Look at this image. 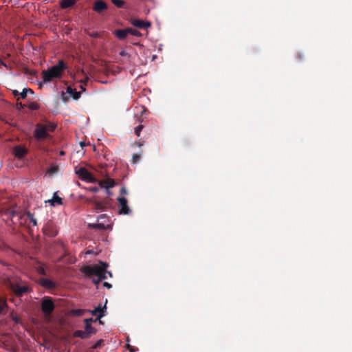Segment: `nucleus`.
I'll use <instances>...</instances> for the list:
<instances>
[{"mask_svg": "<svg viewBox=\"0 0 352 352\" xmlns=\"http://www.w3.org/2000/svg\"><path fill=\"white\" fill-rule=\"evenodd\" d=\"M100 266L94 265H83L80 268V272L84 274L86 276L90 277L91 276H96L99 278V280H102L107 278V268L108 264L105 262L100 261Z\"/></svg>", "mask_w": 352, "mask_h": 352, "instance_id": "f257e3e1", "label": "nucleus"}, {"mask_svg": "<svg viewBox=\"0 0 352 352\" xmlns=\"http://www.w3.org/2000/svg\"><path fill=\"white\" fill-rule=\"evenodd\" d=\"M67 67L63 60H59L58 64L52 66L47 70H43L42 72L43 81V82H48L52 81L54 78H61L63 74Z\"/></svg>", "mask_w": 352, "mask_h": 352, "instance_id": "f03ea898", "label": "nucleus"}, {"mask_svg": "<svg viewBox=\"0 0 352 352\" xmlns=\"http://www.w3.org/2000/svg\"><path fill=\"white\" fill-rule=\"evenodd\" d=\"M9 287L18 297L23 296L25 294L31 291V288L22 281H10Z\"/></svg>", "mask_w": 352, "mask_h": 352, "instance_id": "7ed1b4c3", "label": "nucleus"}, {"mask_svg": "<svg viewBox=\"0 0 352 352\" xmlns=\"http://www.w3.org/2000/svg\"><path fill=\"white\" fill-rule=\"evenodd\" d=\"M55 305L51 297L45 296L41 301V310L45 316H50L53 313Z\"/></svg>", "mask_w": 352, "mask_h": 352, "instance_id": "20e7f679", "label": "nucleus"}, {"mask_svg": "<svg viewBox=\"0 0 352 352\" xmlns=\"http://www.w3.org/2000/svg\"><path fill=\"white\" fill-rule=\"evenodd\" d=\"M75 172L78 175V177L84 181L91 183L97 182L94 175L85 167H80L78 169H76Z\"/></svg>", "mask_w": 352, "mask_h": 352, "instance_id": "39448f33", "label": "nucleus"}, {"mask_svg": "<svg viewBox=\"0 0 352 352\" xmlns=\"http://www.w3.org/2000/svg\"><path fill=\"white\" fill-rule=\"evenodd\" d=\"M34 135L38 140H42L48 138L50 136L49 133L47 132L45 126L42 124H36Z\"/></svg>", "mask_w": 352, "mask_h": 352, "instance_id": "423d86ee", "label": "nucleus"}, {"mask_svg": "<svg viewBox=\"0 0 352 352\" xmlns=\"http://www.w3.org/2000/svg\"><path fill=\"white\" fill-rule=\"evenodd\" d=\"M117 200L119 204V214H129L131 212V209L128 206L127 199L124 197H118Z\"/></svg>", "mask_w": 352, "mask_h": 352, "instance_id": "0eeeda50", "label": "nucleus"}, {"mask_svg": "<svg viewBox=\"0 0 352 352\" xmlns=\"http://www.w3.org/2000/svg\"><path fill=\"white\" fill-rule=\"evenodd\" d=\"M43 233L50 237H54L58 234L56 227L52 222L50 221L46 223V225L43 227Z\"/></svg>", "mask_w": 352, "mask_h": 352, "instance_id": "6e6552de", "label": "nucleus"}, {"mask_svg": "<svg viewBox=\"0 0 352 352\" xmlns=\"http://www.w3.org/2000/svg\"><path fill=\"white\" fill-rule=\"evenodd\" d=\"M131 23L138 28L140 29H146L151 27V23L147 21H142L137 19H132L131 21Z\"/></svg>", "mask_w": 352, "mask_h": 352, "instance_id": "1a4fd4ad", "label": "nucleus"}, {"mask_svg": "<svg viewBox=\"0 0 352 352\" xmlns=\"http://www.w3.org/2000/svg\"><path fill=\"white\" fill-rule=\"evenodd\" d=\"M13 153L17 158H23L28 153L26 148L21 145H18L14 147Z\"/></svg>", "mask_w": 352, "mask_h": 352, "instance_id": "9d476101", "label": "nucleus"}, {"mask_svg": "<svg viewBox=\"0 0 352 352\" xmlns=\"http://www.w3.org/2000/svg\"><path fill=\"white\" fill-rule=\"evenodd\" d=\"M38 283L45 289H54L56 287V283L48 278H40Z\"/></svg>", "mask_w": 352, "mask_h": 352, "instance_id": "9b49d317", "label": "nucleus"}, {"mask_svg": "<svg viewBox=\"0 0 352 352\" xmlns=\"http://www.w3.org/2000/svg\"><path fill=\"white\" fill-rule=\"evenodd\" d=\"M93 8L95 12L100 13L107 9V5L104 1L98 0L95 2Z\"/></svg>", "mask_w": 352, "mask_h": 352, "instance_id": "f8f14e48", "label": "nucleus"}, {"mask_svg": "<svg viewBox=\"0 0 352 352\" xmlns=\"http://www.w3.org/2000/svg\"><path fill=\"white\" fill-rule=\"evenodd\" d=\"M98 184L100 188L109 189L110 188L113 187L116 184V182L112 179H104V180L98 181Z\"/></svg>", "mask_w": 352, "mask_h": 352, "instance_id": "ddd939ff", "label": "nucleus"}, {"mask_svg": "<svg viewBox=\"0 0 352 352\" xmlns=\"http://www.w3.org/2000/svg\"><path fill=\"white\" fill-rule=\"evenodd\" d=\"M107 309L106 305L103 307H101V305H99L94 310L91 311L92 315L96 316L98 314L97 319H100L102 317L104 316L105 309Z\"/></svg>", "mask_w": 352, "mask_h": 352, "instance_id": "4468645a", "label": "nucleus"}, {"mask_svg": "<svg viewBox=\"0 0 352 352\" xmlns=\"http://www.w3.org/2000/svg\"><path fill=\"white\" fill-rule=\"evenodd\" d=\"M45 203H50L52 206L63 204L62 199L57 195L56 192L54 194L51 199L45 201Z\"/></svg>", "mask_w": 352, "mask_h": 352, "instance_id": "2eb2a0df", "label": "nucleus"}, {"mask_svg": "<svg viewBox=\"0 0 352 352\" xmlns=\"http://www.w3.org/2000/svg\"><path fill=\"white\" fill-rule=\"evenodd\" d=\"M114 34L120 40H124L126 38L127 35L129 34V30L128 28L126 29H120V30H116L114 32Z\"/></svg>", "mask_w": 352, "mask_h": 352, "instance_id": "dca6fc26", "label": "nucleus"}, {"mask_svg": "<svg viewBox=\"0 0 352 352\" xmlns=\"http://www.w3.org/2000/svg\"><path fill=\"white\" fill-rule=\"evenodd\" d=\"M94 204V210L96 211H104L107 209L106 204L99 201H90Z\"/></svg>", "mask_w": 352, "mask_h": 352, "instance_id": "f3484780", "label": "nucleus"}, {"mask_svg": "<svg viewBox=\"0 0 352 352\" xmlns=\"http://www.w3.org/2000/svg\"><path fill=\"white\" fill-rule=\"evenodd\" d=\"M76 2V0H61L60 2V7L62 9H67L73 7Z\"/></svg>", "mask_w": 352, "mask_h": 352, "instance_id": "a211bd4d", "label": "nucleus"}, {"mask_svg": "<svg viewBox=\"0 0 352 352\" xmlns=\"http://www.w3.org/2000/svg\"><path fill=\"white\" fill-rule=\"evenodd\" d=\"M35 269H36V271L41 275L42 276H46L47 275V273H46V267L45 265L42 263H40L38 262L36 265H35Z\"/></svg>", "mask_w": 352, "mask_h": 352, "instance_id": "6ab92c4d", "label": "nucleus"}, {"mask_svg": "<svg viewBox=\"0 0 352 352\" xmlns=\"http://www.w3.org/2000/svg\"><path fill=\"white\" fill-rule=\"evenodd\" d=\"M67 92L69 94L74 100H78L81 96V93L80 91H77L76 89H73L70 86L67 88Z\"/></svg>", "mask_w": 352, "mask_h": 352, "instance_id": "aec40b11", "label": "nucleus"}, {"mask_svg": "<svg viewBox=\"0 0 352 352\" xmlns=\"http://www.w3.org/2000/svg\"><path fill=\"white\" fill-rule=\"evenodd\" d=\"M74 336L77 338H80L81 339H87L90 336L89 335V332H86L85 331L77 330L74 333Z\"/></svg>", "mask_w": 352, "mask_h": 352, "instance_id": "412c9836", "label": "nucleus"}, {"mask_svg": "<svg viewBox=\"0 0 352 352\" xmlns=\"http://www.w3.org/2000/svg\"><path fill=\"white\" fill-rule=\"evenodd\" d=\"M88 227L89 228L97 229L99 230H104L106 229V226L104 223H89Z\"/></svg>", "mask_w": 352, "mask_h": 352, "instance_id": "4be33fe9", "label": "nucleus"}, {"mask_svg": "<svg viewBox=\"0 0 352 352\" xmlns=\"http://www.w3.org/2000/svg\"><path fill=\"white\" fill-rule=\"evenodd\" d=\"M85 329L86 332H89V336H91L92 334L96 333V330L94 327L91 326V324H85Z\"/></svg>", "mask_w": 352, "mask_h": 352, "instance_id": "5701e85b", "label": "nucleus"}, {"mask_svg": "<svg viewBox=\"0 0 352 352\" xmlns=\"http://www.w3.org/2000/svg\"><path fill=\"white\" fill-rule=\"evenodd\" d=\"M46 129L47 132H52L54 131V129L56 127V125L52 122H48L45 124H43Z\"/></svg>", "mask_w": 352, "mask_h": 352, "instance_id": "b1692460", "label": "nucleus"}, {"mask_svg": "<svg viewBox=\"0 0 352 352\" xmlns=\"http://www.w3.org/2000/svg\"><path fill=\"white\" fill-rule=\"evenodd\" d=\"M85 309H77L72 310V314L75 316H81L85 314Z\"/></svg>", "mask_w": 352, "mask_h": 352, "instance_id": "393cba45", "label": "nucleus"}, {"mask_svg": "<svg viewBox=\"0 0 352 352\" xmlns=\"http://www.w3.org/2000/svg\"><path fill=\"white\" fill-rule=\"evenodd\" d=\"M111 2L119 8H123L125 5V1L124 0H111Z\"/></svg>", "mask_w": 352, "mask_h": 352, "instance_id": "a878e982", "label": "nucleus"}, {"mask_svg": "<svg viewBox=\"0 0 352 352\" xmlns=\"http://www.w3.org/2000/svg\"><path fill=\"white\" fill-rule=\"evenodd\" d=\"M128 30H129V34H130L131 35H133V36H135L138 37H140L142 36V33L135 29H133L131 28H128Z\"/></svg>", "mask_w": 352, "mask_h": 352, "instance_id": "bb28decb", "label": "nucleus"}, {"mask_svg": "<svg viewBox=\"0 0 352 352\" xmlns=\"http://www.w3.org/2000/svg\"><path fill=\"white\" fill-rule=\"evenodd\" d=\"M27 217L33 226H35L37 225L36 219L34 217V215L30 212H27Z\"/></svg>", "mask_w": 352, "mask_h": 352, "instance_id": "cd10ccee", "label": "nucleus"}, {"mask_svg": "<svg viewBox=\"0 0 352 352\" xmlns=\"http://www.w3.org/2000/svg\"><path fill=\"white\" fill-rule=\"evenodd\" d=\"M8 307L6 300L4 298H0V314L3 312L4 309Z\"/></svg>", "mask_w": 352, "mask_h": 352, "instance_id": "c85d7f7f", "label": "nucleus"}, {"mask_svg": "<svg viewBox=\"0 0 352 352\" xmlns=\"http://www.w3.org/2000/svg\"><path fill=\"white\" fill-rule=\"evenodd\" d=\"M141 157V155L138 153H135L133 155L131 162L132 164L138 163Z\"/></svg>", "mask_w": 352, "mask_h": 352, "instance_id": "c756f323", "label": "nucleus"}, {"mask_svg": "<svg viewBox=\"0 0 352 352\" xmlns=\"http://www.w3.org/2000/svg\"><path fill=\"white\" fill-rule=\"evenodd\" d=\"M143 128H144V126L142 124H140L135 128V133L137 136L140 135V133Z\"/></svg>", "mask_w": 352, "mask_h": 352, "instance_id": "7c9ffc66", "label": "nucleus"}, {"mask_svg": "<svg viewBox=\"0 0 352 352\" xmlns=\"http://www.w3.org/2000/svg\"><path fill=\"white\" fill-rule=\"evenodd\" d=\"M39 107L38 104L36 102H30L28 104V108L31 110H36Z\"/></svg>", "mask_w": 352, "mask_h": 352, "instance_id": "2f4dec72", "label": "nucleus"}, {"mask_svg": "<svg viewBox=\"0 0 352 352\" xmlns=\"http://www.w3.org/2000/svg\"><path fill=\"white\" fill-rule=\"evenodd\" d=\"M126 348L129 350L130 352H137L138 351V348H135L129 344H126Z\"/></svg>", "mask_w": 352, "mask_h": 352, "instance_id": "473e14b6", "label": "nucleus"}, {"mask_svg": "<svg viewBox=\"0 0 352 352\" xmlns=\"http://www.w3.org/2000/svg\"><path fill=\"white\" fill-rule=\"evenodd\" d=\"M89 36L93 38H98L100 36V34L98 32H92L88 33Z\"/></svg>", "mask_w": 352, "mask_h": 352, "instance_id": "72a5a7b5", "label": "nucleus"}, {"mask_svg": "<svg viewBox=\"0 0 352 352\" xmlns=\"http://www.w3.org/2000/svg\"><path fill=\"white\" fill-rule=\"evenodd\" d=\"M88 190L94 193H96L99 190V188L96 186H91L88 188Z\"/></svg>", "mask_w": 352, "mask_h": 352, "instance_id": "f704fd0d", "label": "nucleus"}, {"mask_svg": "<svg viewBox=\"0 0 352 352\" xmlns=\"http://www.w3.org/2000/svg\"><path fill=\"white\" fill-rule=\"evenodd\" d=\"M58 171L57 166H52L48 169V173H55Z\"/></svg>", "mask_w": 352, "mask_h": 352, "instance_id": "c9c22d12", "label": "nucleus"}, {"mask_svg": "<svg viewBox=\"0 0 352 352\" xmlns=\"http://www.w3.org/2000/svg\"><path fill=\"white\" fill-rule=\"evenodd\" d=\"M27 91L25 90V89H23L21 92H20L19 96L22 99H25L27 96Z\"/></svg>", "mask_w": 352, "mask_h": 352, "instance_id": "e433bc0d", "label": "nucleus"}, {"mask_svg": "<svg viewBox=\"0 0 352 352\" xmlns=\"http://www.w3.org/2000/svg\"><path fill=\"white\" fill-rule=\"evenodd\" d=\"M96 320H93V318H86L84 320V322L85 324H91V322H96Z\"/></svg>", "mask_w": 352, "mask_h": 352, "instance_id": "4c0bfd02", "label": "nucleus"}, {"mask_svg": "<svg viewBox=\"0 0 352 352\" xmlns=\"http://www.w3.org/2000/svg\"><path fill=\"white\" fill-rule=\"evenodd\" d=\"M103 285H104V287H107L108 289H111L112 287V285L110 283H107V282H104L103 283Z\"/></svg>", "mask_w": 352, "mask_h": 352, "instance_id": "58836bf2", "label": "nucleus"}, {"mask_svg": "<svg viewBox=\"0 0 352 352\" xmlns=\"http://www.w3.org/2000/svg\"><path fill=\"white\" fill-rule=\"evenodd\" d=\"M101 282V280H99V278L97 277V278H94L93 279V283L95 284V285H98Z\"/></svg>", "mask_w": 352, "mask_h": 352, "instance_id": "ea45409f", "label": "nucleus"}, {"mask_svg": "<svg viewBox=\"0 0 352 352\" xmlns=\"http://www.w3.org/2000/svg\"><path fill=\"white\" fill-rule=\"evenodd\" d=\"M296 58L299 60H302L304 58V56L302 53H298Z\"/></svg>", "mask_w": 352, "mask_h": 352, "instance_id": "a19ab883", "label": "nucleus"}, {"mask_svg": "<svg viewBox=\"0 0 352 352\" xmlns=\"http://www.w3.org/2000/svg\"><path fill=\"white\" fill-rule=\"evenodd\" d=\"M25 91H27V94L30 93L31 94H34V91L32 89L30 88H24Z\"/></svg>", "mask_w": 352, "mask_h": 352, "instance_id": "79ce46f5", "label": "nucleus"}, {"mask_svg": "<svg viewBox=\"0 0 352 352\" xmlns=\"http://www.w3.org/2000/svg\"><path fill=\"white\" fill-rule=\"evenodd\" d=\"M107 218V215L103 214H100L98 217V220L99 219H105Z\"/></svg>", "mask_w": 352, "mask_h": 352, "instance_id": "37998d69", "label": "nucleus"}, {"mask_svg": "<svg viewBox=\"0 0 352 352\" xmlns=\"http://www.w3.org/2000/svg\"><path fill=\"white\" fill-rule=\"evenodd\" d=\"M12 93L14 96H19V94H20V92L17 90H14Z\"/></svg>", "mask_w": 352, "mask_h": 352, "instance_id": "c03bdc74", "label": "nucleus"}, {"mask_svg": "<svg viewBox=\"0 0 352 352\" xmlns=\"http://www.w3.org/2000/svg\"><path fill=\"white\" fill-rule=\"evenodd\" d=\"M120 192H121L122 194H126V190L125 189V188H124V187H123V188H122L120 189Z\"/></svg>", "mask_w": 352, "mask_h": 352, "instance_id": "a18cd8bd", "label": "nucleus"}, {"mask_svg": "<svg viewBox=\"0 0 352 352\" xmlns=\"http://www.w3.org/2000/svg\"><path fill=\"white\" fill-rule=\"evenodd\" d=\"M17 105H19V109H23V108L25 107V104H22L21 102L18 103V104H17Z\"/></svg>", "mask_w": 352, "mask_h": 352, "instance_id": "49530a36", "label": "nucleus"}, {"mask_svg": "<svg viewBox=\"0 0 352 352\" xmlns=\"http://www.w3.org/2000/svg\"><path fill=\"white\" fill-rule=\"evenodd\" d=\"M15 214H16V212H15L14 210H12L10 211V214H11L12 217H14L15 215Z\"/></svg>", "mask_w": 352, "mask_h": 352, "instance_id": "de8ad7c7", "label": "nucleus"}, {"mask_svg": "<svg viewBox=\"0 0 352 352\" xmlns=\"http://www.w3.org/2000/svg\"><path fill=\"white\" fill-rule=\"evenodd\" d=\"M13 320H14L15 322H16V323H18V322H19V319H18V318H16V317L13 318Z\"/></svg>", "mask_w": 352, "mask_h": 352, "instance_id": "09e8293b", "label": "nucleus"}, {"mask_svg": "<svg viewBox=\"0 0 352 352\" xmlns=\"http://www.w3.org/2000/svg\"><path fill=\"white\" fill-rule=\"evenodd\" d=\"M80 89H82V91H85V88L84 85H80Z\"/></svg>", "mask_w": 352, "mask_h": 352, "instance_id": "8fccbe9b", "label": "nucleus"}, {"mask_svg": "<svg viewBox=\"0 0 352 352\" xmlns=\"http://www.w3.org/2000/svg\"><path fill=\"white\" fill-rule=\"evenodd\" d=\"M124 54H125V52H124V51H122V52H120V54L121 56H124Z\"/></svg>", "mask_w": 352, "mask_h": 352, "instance_id": "3c124183", "label": "nucleus"}, {"mask_svg": "<svg viewBox=\"0 0 352 352\" xmlns=\"http://www.w3.org/2000/svg\"><path fill=\"white\" fill-rule=\"evenodd\" d=\"M107 274H108V275H109L110 276H112V274L111 272H107Z\"/></svg>", "mask_w": 352, "mask_h": 352, "instance_id": "603ef678", "label": "nucleus"}, {"mask_svg": "<svg viewBox=\"0 0 352 352\" xmlns=\"http://www.w3.org/2000/svg\"><path fill=\"white\" fill-rule=\"evenodd\" d=\"M60 154L61 155H63L65 154V152H64V151H60Z\"/></svg>", "mask_w": 352, "mask_h": 352, "instance_id": "864d4df0", "label": "nucleus"}, {"mask_svg": "<svg viewBox=\"0 0 352 352\" xmlns=\"http://www.w3.org/2000/svg\"><path fill=\"white\" fill-rule=\"evenodd\" d=\"M87 80H88V78H87L85 79V82H85V85H86V83H87Z\"/></svg>", "mask_w": 352, "mask_h": 352, "instance_id": "5fc2aeb1", "label": "nucleus"}, {"mask_svg": "<svg viewBox=\"0 0 352 352\" xmlns=\"http://www.w3.org/2000/svg\"><path fill=\"white\" fill-rule=\"evenodd\" d=\"M138 146H142V144L138 143Z\"/></svg>", "mask_w": 352, "mask_h": 352, "instance_id": "6e6d98bb", "label": "nucleus"}]
</instances>
